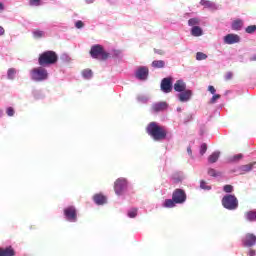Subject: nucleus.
<instances>
[{
    "label": "nucleus",
    "mask_w": 256,
    "mask_h": 256,
    "mask_svg": "<svg viewBox=\"0 0 256 256\" xmlns=\"http://www.w3.org/2000/svg\"><path fill=\"white\" fill-rule=\"evenodd\" d=\"M146 133L154 141H163L167 139V130L165 127L158 125L157 122H150L146 127Z\"/></svg>",
    "instance_id": "obj_1"
},
{
    "label": "nucleus",
    "mask_w": 256,
    "mask_h": 256,
    "mask_svg": "<svg viewBox=\"0 0 256 256\" xmlns=\"http://www.w3.org/2000/svg\"><path fill=\"white\" fill-rule=\"evenodd\" d=\"M59 61V56L55 51H45L39 55L38 63L41 67H47V65H55Z\"/></svg>",
    "instance_id": "obj_2"
},
{
    "label": "nucleus",
    "mask_w": 256,
    "mask_h": 256,
    "mask_svg": "<svg viewBox=\"0 0 256 256\" xmlns=\"http://www.w3.org/2000/svg\"><path fill=\"white\" fill-rule=\"evenodd\" d=\"M90 55L92 59H100L101 61H107V59L111 57V54H109V52H106L103 46L99 44L91 47Z\"/></svg>",
    "instance_id": "obj_3"
},
{
    "label": "nucleus",
    "mask_w": 256,
    "mask_h": 256,
    "mask_svg": "<svg viewBox=\"0 0 256 256\" xmlns=\"http://www.w3.org/2000/svg\"><path fill=\"white\" fill-rule=\"evenodd\" d=\"M222 206L224 207V209H228V211H235V209L239 207V200L235 195H225L222 198Z\"/></svg>",
    "instance_id": "obj_4"
},
{
    "label": "nucleus",
    "mask_w": 256,
    "mask_h": 256,
    "mask_svg": "<svg viewBox=\"0 0 256 256\" xmlns=\"http://www.w3.org/2000/svg\"><path fill=\"white\" fill-rule=\"evenodd\" d=\"M31 79L38 82L46 81V79H49V73L47 72V69L37 67L31 70Z\"/></svg>",
    "instance_id": "obj_5"
},
{
    "label": "nucleus",
    "mask_w": 256,
    "mask_h": 256,
    "mask_svg": "<svg viewBox=\"0 0 256 256\" xmlns=\"http://www.w3.org/2000/svg\"><path fill=\"white\" fill-rule=\"evenodd\" d=\"M125 189H127V179L118 178L114 183V191L116 195H123Z\"/></svg>",
    "instance_id": "obj_6"
},
{
    "label": "nucleus",
    "mask_w": 256,
    "mask_h": 256,
    "mask_svg": "<svg viewBox=\"0 0 256 256\" xmlns=\"http://www.w3.org/2000/svg\"><path fill=\"white\" fill-rule=\"evenodd\" d=\"M172 199H174L176 204L185 203L187 201V194L183 189H176L172 194Z\"/></svg>",
    "instance_id": "obj_7"
},
{
    "label": "nucleus",
    "mask_w": 256,
    "mask_h": 256,
    "mask_svg": "<svg viewBox=\"0 0 256 256\" xmlns=\"http://www.w3.org/2000/svg\"><path fill=\"white\" fill-rule=\"evenodd\" d=\"M64 215L67 221L75 223L77 221V209L74 206H69L64 209Z\"/></svg>",
    "instance_id": "obj_8"
},
{
    "label": "nucleus",
    "mask_w": 256,
    "mask_h": 256,
    "mask_svg": "<svg viewBox=\"0 0 256 256\" xmlns=\"http://www.w3.org/2000/svg\"><path fill=\"white\" fill-rule=\"evenodd\" d=\"M160 87L163 93H171L173 91V78L167 77L162 79Z\"/></svg>",
    "instance_id": "obj_9"
},
{
    "label": "nucleus",
    "mask_w": 256,
    "mask_h": 256,
    "mask_svg": "<svg viewBox=\"0 0 256 256\" xmlns=\"http://www.w3.org/2000/svg\"><path fill=\"white\" fill-rule=\"evenodd\" d=\"M242 243L244 247H253V245H256L255 234L247 233L245 237L242 239Z\"/></svg>",
    "instance_id": "obj_10"
},
{
    "label": "nucleus",
    "mask_w": 256,
    "mask_h": 256,
    "mask_svg": "<svg viewBox=\"0 0 256 256\" xmlns=\"http://www.w3.org/2000/svg\"><path fill=\"white\" fill-rule=\"evenodd\" d=\"M239 41H241V37L237 34H227L224 37V43H226V45H233L235 43H239Z\"/></svg>",
    "instance_id": "obj_11"
},
{
    "label": "nucleus",
    "mask_w": 256,
    "mask_h": 256,
    "mask_svg": "<svg viewBox=\"0 0 256 256\" xmlns=\"http://www.w3.org/2000/svg\"><path fill=\"white\" fill-rule=\"evenodd\" d=\"M191 97H193V91L185 90L178 94V99L181 103H187V101H191Z\"/></svg>",
    "instance_id": "obj_12"
},
{
    "label": "nucleus",
    "mask_w": 256,
    "mask_h": 256,
    "mask_svg": "<svg viewBox=\"0 0 256 256\" xmlns=\"http://www.w3.org/2000/svg\"><path fill=\"white\" fill-rule=\"evenodd\" d=\"M137 79H140L141 81H145L147 77H149V68L147 67H140L136 72Z\"/></svg>",
    "instance_id": "obj_13"
},
{
    "label": "nucleus",
    "mask_w": 256,
    "mask_h": 256,
    "mask_svg": "<svg viewBox=\"0 0 256 256\" xmlns=\"http://www.w3.org/2000/svg\"><path fill=\"white\" fill-rule=\"evenodd\" d=\"M167 107H169L167 102H157L152 105V111L154 113H159L161 111H165V109H167Z\"/></svg>",
    "instance_id": "obj_14"
},
{
    "label": "nucleus",
    "mask_w": 256,
    "mask_h": 256,
    "mask_svg": "<svg viewBox=\"0 0 256 256\" xmlns=\"http://www.w3.org/2000/svg\"><path fill=\"white\" fill-rule=\"evenodd\" d=\"M187 90V84L183 80H177L174 84V91L177 93H183V91Z\"/></svg>",
    "instance_id": "obj_15"
},
{
    "label": "nucleus",
    "mask_w": 256,
    "mask_h": 256,
    "mask_svg": "<svg viewBox=\"0 0 256 256\" xmlns=\"http://www.w3.org/2000/svg\"><path fill=\"white\" fill-rule=\"evenodd\" d=\"M93 201L96 205H105V203H107V196L102 193L95 194L93 196Z\"/></svg>",
    "instance_id": "obj_16"
},
{
    "label": "nucleus",
    "mask_w": 256,
    "mask_h": 256,
    "mask_svg": "<svg viewBox=\"0 0 256 256\" xmlns=\"http://www.w3.org/2000/svg\"><path fill=\"white\" fill-rule=\"evenodd\" d=\"M16 252L12 246H8L6 248H0V256H15Z\"/></svg>",
    "instance_id": "obj_17"
},
{
    "label": "nucleus",
    "mask_w": 256,
    "mask_h": 256,
    "mask_svg": "<svg viewBox=\"0 0 256 256\" xmlns=\"http://www.w3.org/2000/svg\"><path fill=\"white\" fill-rule=\"evenodd\" d=\"M233 31H241L243 29V20L237 19L232 22Z\"/></svg>",
    "instance_id": "obj_18"
},
{
    "label": "nucleus",
    "mask_w": 256,
    "mask_h": 256,
    "mask_svg": "<svg viewBox=\"0 0 256 256\" xmlns=\"http://www.w3.org/2000/svg\"><path fill=\"white\" fill-rule=\"evenodd\" d=\"M191 35L193 37H201V35H203V29L199 26H193L191 29Z\"/></svg>",
    "instance_id": "obj_19"
},
{
    "label": "nucleus",
    "mask_w": 256,
    "mask_h": 256,
    "mask_svg": "<svg viewBox=\"0 0 256 256\" xmlns=\"http://www.w3.org/2000/svg\"><path fill=\"white\" fill-rule=\"evenodd\" d=\"M245 217H246L247 221H250V222L256 221V209L246 212Z\"/></svg>",
    "instance_id": "obj_20"
},
{
    "label": "nucleus",
    "mask_w": 256,
    "mask_h": 256,
    "mask_svg": "<svg viewBox=\"0 0 256 256\" xmlns=\"http://www.w3.org/2000/svg\"><path fill=\"white\" fill-rule=\"evenodd\" d=\"M220 155H221V152H218V151L212 153V154L208 157L209 163H217V161L219 160Z\"/></svg>",
    "instance_id": "obj_21"
},
{
    "label": "nucleus",
    "mask_w": 256,
    "mask_h": 256,
    "mask_svg": "<svg viewBox=\"0 0 256 256\" xmlns=\"http://www.w3.org/2000/svg\"><path fill=\"white\" fill-rule=\"evenodd\" d=\"M175 205H177L176 201L172 198V199H166L164 201L163 207H166V209H173V207H175Z\"/></svg>",
    "instance_id": "obj_22"
},
{
    "label": "nucleus",
    "mask_w": 256,
    "mask_h": 256,
    "mask_svg": "<svg viewBox=\"0 0 256 256\" xmlns=\"http://www.w3.org/2000/svg\"><path fill=\"white\" fill-rule=\"evenodd\" d=\"M152 67L154 69H163V67H165V61H163V60H154L152 62Z\"/></svg>",
    "instance_id": "obj_23"
},
{
    "label": "nucleus",
    "mask_w": 256,
    "mask_h": 256,
    "mask_svg": "<svg viewBox=\"0 0 256 256\" xmlns=\"http://www.w3.org/2000/svg\"><path fill=\"white\" fill-rule=\"evenodd\" d=\"M15 75H17V70L15 68H9L7 71L8 79H10V81H13V79H15Z\"/></svg>",
    "instance_id": "obj_24"
},
{
    "label": "nucleus",
    "mask_w": 256,
    "mask_h": 256,
    "mask_svg": "<svg viewBox=\"0 0 256 256\" xmlns=\"http://www.w3.org/2000/svg\"><path fill=\"white\" fill-rule=\"evenodd\" d=\"M82 75L84 79H91L93 77V71H91L90 69H85L82 71Z\"/></svg>",
    "instance_id": "obj_25"
},
{
    "label": "nucleus",
    "mask_w": 256,
    "mask_h": 256,
    "mask_svg": "<svg viewBox=\"0 0 256 256\" xmlns=\"http://www.w3.org/2000/svg\"><path fill=\"white\" fill-rule=\"evenodd\" d=\"M200 5H202L203 7L208 8V9H211V7H213V2H211L209 0H201Z\"/></svg>",
    "instance_id": "obj_26"
},
{
    "label": "nucleus",
    "mask_w": 256,
    "mask_h": 256,
    "mask_svg": "<svg viewBox=\"0 0 256 256\" xmlns=\"http://www.w3.org/2000/svg\"><path fill=\"white\" fill-rule=\"evenodd\" d=\"M205 59H207V54H205L203 52H197L196 53V60L197 61H205Z\"/></svg>",
    "instance_id": "obj_27"
},
{
    "label": "nucleus",
    "mask_w": 256,
    "mask_h": 256,
    "mask_svg": "<svg viewBox=\"0 0 256 256\" xmlns=\"http://www.w3.org/2000/svg\"><path fill=\"white\" fill-rule=\"evenodd\" d=\"M200 21L199 18H191L188 20V25L190 27H195V25H199Z\"/></svg>",
    "instance_id": "obj_28"
},
{
    "label": "nucleus",
    "mask_w": 256,
    "mask_h": 256,
    "mask_svg": "<svg viewBox=\"0 0 256 256\" xmlns=\"http://www.w3.org/2000/svg\"><path fill=\"white\" fill-rule=\"evenodd\" d=\"M245 31L249 35H253V33H255V31H256V25H250V26L246 27Z\"/></svg>",
    "instance_id": "obj_29"
},
{
    "label": "nucleus",
    "mask_w": 256,
    "mask_h": 256,
    "mask_svg": "<svg viewBox=\"0 0 256 256\" xmlns=\"http://www.w3.org/2000/svg\"><path fill=\"white\" fill-rule=\"evenodd\" d=\"M241 159H243V154H236L230 159V161L232 163H237L238 161H241Z\"/></svg>",
    "instance_id": "obj_30"
},
{
    "label": "nucleus",
    "mask_w": 256,
    "mask_h": 256,
    "mask_svg": "<svg viewBox=\"0 0 256 256\" xmlns=\"http://www.w3.org/2000/svg\"><path fill=\"white\" fill-rule=\"evenodd\" d=\"M43 35H45V32H43L41 30H35L33 32V36L35 37V39H41V37H43Z\"/></svg>",
    "instance_id": "obj_31"
},
{
    "label": "nucleus",
    "mask_w": 256,
    "mask_h": 256,
    "mask_svg": "<svg viewBox=\"0 0 256 256\" xmlns=\"http://www.w3.org/2000/svg\"><path fill=\"white\" fill-rule=\"evenodd\" d=\"M251 169H253V164H247V165L241 166V171H243L244 173H247V171H251Z\"/></svg>",
    "instance_id": "obj_32"
},
{
    "label": "nucleus",
    "mask_w": 256,
    "mask_h": 256,
    "mask_svg": "<svg viewBox=\"0 0 256 256\" xmlns=\"http://www.w3.org/2000/svg\"><path fill=\"white\" fill-rule=\"evenodd\" d=\"M224 193H233V185L226 184L223 187Z\"/></svg>",
    "instance_id": "obj_33"
},
{
    "label": "nucleus",
    "mask_w": 256,
    "mask_h": 256,
    "mask_svg": "<svg viewBox=\"0 0 256 256\" xmlns=\"http://www.w3.org/2000/svg\"><path fill=\"white\" fill-rule=\"evenodd\" d=\"M200 187L206 191L211 190V186L207 185V182L204 180L200 181Z\"/></svg>",
    "instance_id": "obj_34"
},
{
    "label": "nucleus",
    "mask_w": 256,
    "mask_h": 256,
    "mask_svg": "<svg viewBox=\"0 0 256 256\" xmlns=\"http://www.w3.org/2000/svg\"><path fill=\"white\" fill-rule=\"evenodd\" d=\"M128 217H130L131 219H135V217H137V209L134 208V209L130 210L128 212Z\"/></svg>",
    "instance_id": "obj_35"
},
{
    "label": "nucleus",
    "mask_w": 256,
    "mask_h": 256,
    "mask_svg": "<svg viewBox=\"0 0 256 256\" xmlns=\"http://www.w3.org/2000/svg\"><path fill=\"white\" fill-rule=\"evenodd\" d=\"M6 113H7L8 117H13V115H15V109H13V107H8L6 109Z\"/></svg>",
    "instance_id": "obj_36"
},
{
    "label": "nucleus",
    "mask_w": 256,
    "mask_h": 256,
    "mask_svg": "<svg viewBox=\"0 0 256 256\" xmlns=\"http://www.w3.org/2000/svg\"><path fill=\"white\" fill-rule=\"evenodd\" d=\"M219 99H221V95H219V94H214L213 96H212V98L210 99V103H217V100H219Z\"/></svg>",
    "instance_id": "obj_37"
},
{
    "label": "nucleus",
    "mask_w": 256,
    "mask_h": 256,
    "mask_svg": "<svg viewBox=\"0 0 256 256\" xmlns=\"http://www.w3.org/2000/svg\"><path fill=\"white\" fill-rule=\"evenodd\" d=\"M30 5L32 7H39V5H41V0H30Z\"/></svg>",
    "instance_id": "obj_38"
},
{
    "label": "nucleus",
    "mask_w": 256,
    "mask_h": 256,
    "mask_svg": "<svg viewBox=\"0 0 256 256\" xmlns=\"http://www.w3.org/2000/svg\"><path fill=\"white\" fill-rule=\"evenodd\" d=\"M204 153H207V144L206 143H203L200 146V155H203Z\"/></svg>",
    "instance_id": "obj_39"
},
{
    "label": "nucleus",
    "mask_w": 256,
    "mask_h": 256,
    "mask_svg": "<svg viewBox=\"0 0 256 256\" xmlns=\"http://www.w3.org/2000/svg\"><path fill=\"white\" fill-rule=\"evenodd\" d=\"M84 26H85V24H84L83 21H81V20H78V21L75 23L76 29H83Z\"/></svg>",
    "instance_id": "obj_40"
},
{
    "label": "nucleus",
    "mask_w": 256,
    "mask_h": 256,
    "mask_svg": "<svg viewBox=\"0 0 256 256\" xmlns=\"http://www.w3.org/2000/svg\"><path fill=\"white\" fill-rule=\"evenodd\" d=\"M208 175H210V177H217V171L213 168H210L208 170Z\"/></svg>",
    "instance_id": "obj_41"
},
{
    "label": "nucleus",
    "mask_w": 256,
    "mask_h": 256,
    "mask_svg": "<svg viewBox=\"0 0 256 256\" xmlns=\"http://www.w3.org/2000/svg\"><path fill=\"white\" fill-rule=\"evenodd\" d=\"M154 53H156L157 55H165V51L157 48H154Z\"/></svg>",
    "instance_id": "obj_42"
},
{
    "label": "nucleus",
    "mask_w": 256,
    "mask_h": 256,
    "mask_svg": "<svg viewBox=\"0 0 256 256\" xmlns=\"http://www.w3.org/2000/svg\"><path fill=\"white\" fill-rule=\"evenodd\" d=\"M172 179H173L174 183L181 182V178L179 176H177L176 174L172 175Z\"/></svg>",
    "instance_id": "obj_43"
},
{
    "label": "nucleus",
    "mask_w": 256,
    "mask_h": 256,
    "mask_svg": "<svg viewBox=\"0 0 256 256\" xmlns=\"http://www.w3.org/2000/svg\"><path fill=\"white\" fill-rule=\"evenodd\" d=\"M193 119V115L191 114H186V118L184 120V123H189Z\"/></svg>",
    "instance_id": "obj_44"
},
{
    "label": "nucleus",
    "mask_w": 256,
    "mask_h": 256,
    "mask_svg": "<svg viewBox=\"0 0 256 256\" xmlns=\"http://www.w3.org/2000/svg\"><path fill=\"white\" fill-rule=\"evenodd\" d=\"M208 91L212 94V95H215V93H216V89H215V87L214 86H209L208 87Z\"/></svg>",
    "instance_id": "obj_45"
},
{
    "label": "nucleus",
    "mask_w": 256,
    "mask_h": 256,
    "mask_svg": "<svg viewBox=\"0 0 256 256\" xmlns=\"http://www.w3.org/2000/svg\"><path fill=\"white\" fill-rule=\"evenodd\" d=\"M230 79H233V73L228 72V73L226 74V81H229Z\"/></svg>",
    "instance_id": "obj_46"
},
{
    "label": "nucleus",
    "mask_w": 256,
    "mask_h": 256,
    "mask_svg": "<svg viewBox=\"0 0 256 256\" xmlns=\"http://www.w3.org/2000/svg\"><path fill=\"white\" fill-rule=\"evenodd\" d=\"M5 35V28L0 26V36Z\"/></svg>",
    "instance_id": "obj_47"
},
{
    "label": "nucleus",
    "mask_w": 256,
    "mask_h": 256,
    "mask_svg": "<svg viewBox=\"0 0 256 256\" xmlns=\"http://www.w3.org/2000/svg\"><path fill=\"white\" fill-rule=\"evenodd\" d=\"M255 250H253V249H250V251H249V256H255Z\"/></svg>",
    "instance_id": "obj_48"
},
{
    "label": "nucleus",
    "mask_w": 256,
    "mask_h": 256,
    "mask_svg": "<svg viewBox=\"0 0 256 256\" xmlns=\"http://www.w3.org/2000/svg\"><path fill=\"white\" fill-rule=\"evenodd\" d=\"M3 9H5V6L3 5L2 2H0V11H3Z\"/></svg>",
    "instance_id": "obj_49"
},
{
    "label": "nucleus",
    "mask_w": 256,
    "mask_h": 256,
    "mask_svg": "<svg viewBox=\"0 0 256 256\" xmlns=\"http://www.w3.org/2000/svg\"><path fill=\"white\" fill-rule=\"evenodd\" d=\"M187 151H188L189 155H191L193 153V151L191 150V147H188Z\"/></svg>",
    "instance_id": "obj_50"
},
{
    "label": "nucleus",
    "mask_w": 256,
    "mask_h": 256,
    "mask_svg": "<svg viewBox=\"0 0 256 256\" xmlns=\"http://www.w3.org/2000/svg\"><path fill=\"white\" fill-rule=\"evenodd\" d=\"M252 61H256V54L252 57Z\"/></svg>",
    "instance_id": "obj_51"
}]
</instances>
